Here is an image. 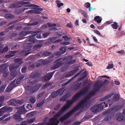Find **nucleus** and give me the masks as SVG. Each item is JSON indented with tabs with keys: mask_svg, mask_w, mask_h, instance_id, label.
Returning <instances> with one entry per match:
<instances>
[{
	"mask_svg": "<svg viewBox=\"0 0 125 125\" xmlns=\"http://www.w3.org/2000/svg\"><path fill=\"white\" fill-rule=\"evenodd\" d=\"M91 102H80V103L73 109L61 118L60 119V121L62 122L69 117L73 113L75 112L77 110L81 109L85 106H89L87 104L85 105V104H89Z\"/></svg>",
	"mask_w": 125,
	"mask_h": 125,
	"instance_id": "f257e3e1",
	"label": "nucleus"
},
{
	"mask_svg": "<svg viewBox=\"0 0 125 125\" xmlns=\"http://www.w3.org/2000/svg\"><path fill=\"white\" fill-rule=\"evenodd\" d=\"M72 56H65L59 58L55 61V63L52 65L51 68L52 69H55L63 64L64 62L70 61L72 59Z\"/></svg>",
	"mask_w": 125,
	"mask_h": 125,
	"instance_id": "f03ea898",
	"label": "nucleus"
},
{
	"mask_svg": "<svg viewBox=\"0 0 125 125\" xmlns=\"http://www.w3.org/2000/svg\"><path fill=\"white\" fill-rule=\"evenodd\" d=\"M37 34V33H34L30 35L28 38L27 41L31 42V44L26 46L25 47V50H24L21 52L22 53H26L25 54V55L27 56L29 54L32 53V52L31 51V50L30 49L32 47V44L34 43L35 42L34 37Z\"/></svg>",
	"mask_w": 125,
	"mask_h": 125,
	"instance_id": "7ed1b4c3",
	"label": "nucleus"
},
{
	"mask_svg": "<svg viewBox=\"0 0 125 125\" xmlns=\"http://www.w3.org/2000/svg\"><path fill=\"white\" fill-rule=\"evenodd\" d=\"M105 103L106 102H102L100 104L95 105L91 108V111L94 112L96 113L102 110L104 108L107 106V103Z\"/></svg>",
	"mask_w": 125,
	"mask_h": 125,
	"instance_id": "20e7f679",
	"label": "nucleus"
},
{
	"mask_svg": "<svg viewBox=\"0 0 125 125\" xmlns=\"http://www.w3.org/2000/svg\"><path fill=\"white\" fill-rule=\"evenodd\" d=\"M73 102H67L66 104L64 106L60 111L56 114V116H60L65 110L68 108L72 104Z\"/></svg>",
	"mask_w": 125,
	"mask_h": 125,
	"instance_id": "39448f33",
	"label": "nucleus"
},
{
	"mask_svg": "<svg viewBox=\"0 0 125 125\" xmlns=\"http://www.w3.org/2000/svg\"><path fill=\"white\" fill-rule=\"evenodd\" d=\"M99 82V81L98 80L96 82L94 85V86L95 88L94 89V91L95 92L99 91L100 89V88L103 86L104 85L103 82L101 81L99 83L100 85H99L98 84Z\"/></svg>",
	"mask_w": 125,
	"mask_h": 125,
	"instance_id": "423d86ee",
	"label": "nucleus"
},
{
	"mask_svg": "<svg viewBox=\"0 0 125 125\" xmlns=\"http://www.w3.org/2000/svg\"><path fill=\"white\" fill-rule=\"evenodd\" d=\"M55 72V71H54L45 75L42 78V80L43 81H49L52 78Z\"/></svg>",
	"mask_w": 125,
	"mask_h": 125,
	"instance_id": "0eeeda50",
	"label": "nucleus"
},
{
	"mask_svg": "<svg viewBox=\"0 0 125 125\" xmlns=\"http://www.w3.org/2000/svg\"><path fill=\"white\" fill-rule=\"evenodd\" d=\"M79 67H77L75 69L69 72L67 74H65V77L67 78L73 75L79 70Z\"/></svg>",
	"mask_w": 125,
	"mask_h": 125,
	"instance_id": "6e6552de",
	"label": "nucleus"
},
{
	"mask_svg": "<svg viewBox=\"0 0 125 125\" xmlns=\"http://www.w3.org/2000/svg\"><path fill=\"white\" fill-rule=\"evenodd\" d=\"M64 88H61L56 91L52 92L51 94L52 97L55 98L64 89Z\"/></svg>",
	"mask_w": 125,
	"mask_h": 125,
	"instance_id": "1a4fd4ad",
	"label": "nucleus"
},
{
	"mask_svg": "<svg viewBox=\"0 0 125 125\" xmlns=\"http://www.w3.org/2000/svg\"><path fill=\"white\" fill-rule=\"evenodd\" d=\"M22 63V62H21L19 63H17L18 65L16 64L14 66H10L9 69L10 72L14 71L15 70L18 68Z\"/></svg>",
	"mask_w": 125,
	"mask_h": 125,
	"instance_id": "9d476101",
	"label": "nucleus"
},
{
	"mask_svg": "<svg viewBox=\"0 0 125 125\" xmlns=\"http://www.w3.org/2000/svg\"><path fill=\"white\" fill-rule=\"evenodd\" d=\"M80 73L81 72H79L76 74L72 78L70 79L68 81L66 82L65 83H63L62 85V86L63 87L67 85V84L70 83L73 79L74 78L78 76L80 74Z\"/></svg>",
	"mask_w": 125,
	"mask_h": 125,
	"instance_id": "9b49d317",
	"label": "nucleus"
},
{
	"mask_svg": "<svg viewBox=\"0 0 125 125\" xmlns=\"http://www.w3.org/2000/svg\"><path fill=\"white\" fill-rule=\"evenodd\" d=\"M114 94V93H110L109 94L105 96L104 97L101 98L99 100L101 102H102L105 100H108Z\"/></svg>",
	"mask_w": 125,
	"mask_h": 125,
	"instance_id": "f8f14e48",
	"label": "nucleus"
},
{
	"mask_svg": "<svg viewBox=\"0 0 125 125\" xmlns=\"http://www.w3.org/2000/svg\"><path fill=\"white\" fill-rule=\"evenodd\" d=\"M89 89V87L88 86H86L83 88L81 91L78 92V93L81 96L85 94L88 91Z\"/></svg>",
	"mask_w": 125,
	"mask_h": 125,
	"instance_id": "ddd939ff",
	"label": "nucleus"
},
{
	"mask_svg": "<svg viewBox=\"0 0 125 125\" xmlns=\"http://www.w3.org/2000/svg\"><path fill=\"white\" fill-rule=\"evenodd\" d=\"M81 96L80 94L78 92L76 94L72 97V101L68 100L67 102H75V101L77 100Z\"/></svg>",
	"mask_w": 125,
	"mask_h": 125,
	"instance_id": "4468645a",
	"label": "nucleus"
},
{
	"mask_svg": "<svg viewBox=\"0 0 125 125\" xmlns=\"http://www.w3.org/2000/svg\"><path fill=\"white\" fill-rule=\"evenodd\" d=\"M40 74L37 72H32L30 75L31 77L32 78H35L39 77Z\"/></svg>",
	"mask_w": 125,
	"mask_h": 125,
	"instance_id": "2eb2a0df",
	"label": "nucleus"
},
{
	"mask_svg": "<svg viewBox=\"0 0 125 125\" xmlns=\"http://www.w3.org/2000/svg\"><path fill=\"white\" fill-rule=\"evenodd\" d=\"M28 9L27 8H23L22 9H18L15 10V12L17 14H20L24 12L25 10Z\"/></svg>",
	"mask_w": 125,
	"mask_h": 125,
	"instance_id": "dca6fc26",
	"label": "nucleus"
},
{
	"mask_svg": "<svg viewBox=\"0 0 125 125\" xmlns=\"http://www.w3.org/2000/svg\"><path fill=\"white\" fill-rule=\"evenodd\" d=\"M10 109L9 107H4L0 109V115L2 113L9 110Z\"/></svg>",
	"mask_w": 125,
	"mask_h": 125,
	"instance_id": "f3484780",
	"label": "nucleus"
},
{
	"mask_svg": "<svg viewBox=\"0 0 125 125\" xmlns=\"http://www.w3.org/2000/svg\"><path fill=\"white\" fill-rule=\"evenodd\" d=\"M57 39V38L56 37H53L47 40V42H46V43L47 44H50Z\"/></svg>",
	"mask_w": 125,
	"mask_h": 125,
	"instance_id": "a211bd4d",
	"label": "nucleus"
},
{
	"mask_svg": "<svg viewBox=\"0 0 125 125\" xmlns=\"http://www.w3.org/2000/svg\"><path fill=\"white\" fill-rule=\"evenodd\" d=\"M69 94H66L63 95L60 99V101H63V102L65 101V102H67L66 100L68 97Z\"/></svg>",
	"mask_w": 125,
	"mask_h": 125,
	"instance_id": "6ab92c4d",
	"label": "nucleus"
},
{
	"mask_svg": "<svg viewBox=\"0 0 125 125\" xmlns=\"http://www.w3.org/2000/svg\"><path fill=\"white\" fill-rule=\"evenodd\" d=\"M22 102H8L9 105L12 106H16L18 105L19 104H22Z\"/></svg>",
	"mask_w": 125,
	"mask_h": 125,
	"instance_id": "aec40b11",
	"label": "nucleus"
},
{
	"mask_svg": "<svg viewBox=\"0 0 125 125\" xmlns=\"http://www.w3.org/2000/svg\"><path fill=\"white\" fill-rule=\"evenodd\" d=\"M4 17L7 19H9L14 18V16L10 13H7L4 15Z\"/></svg>",
	"mask_w": 125,
	"mask_h": 125,
	"instance_id": "412c9836",
	"label": "nucleus"
},
{
	"mask_svg": "<svg viewBox=\"0 0 125 125\" xmlns=\"http://www.w3.org/2000/svg\"><path fill=\"white\" fill-rule=\"evenodd\" d=\"M15 51H10V54L6 55L5 56V57L6 58H8L13 56H14V54H15Z\"/></svg>",
	"mask_w": 125,
	"mask_h": 125,
	"instance_id": "4be33fe9",
	"label": "nucleus"
},
{
	"mask_svg": "<svg viewBox=\"0 0 125 125\" xmlns=\"http://www.w3.org/2000/svg\"><path fill=\"white\" fill-rule=\"evenodd\" d=\"M94 20L95 21H96L97 23H100L102 21V18H100L99 16H97L94 18Z\"/></svg>",
	"mask_w": 125,
	"mask_h": 125,
	"instance_id": "5701e85b",
	"label": "nucleus"
},
{
	"mask_svg": "<svg viewBox=\"0 0 125 125\" xmlns=\"http://www.w3.org/2000/svg\"><path fill=\"white\" fill-rule=\"evenodd\" d=\"M40 86L39 85H35L34 86V88H35V89L33 90H31L30 91V94H32L36 92L39 88Z\"/></svg>",
	"mask_w": 125,
	"mask_h": 125,
	"instance_id": "b1692460",
	"label": "nucleus"
},
{
	"mask_svg": "<svg viewBox=\"0 0 125 125\" xmlns=\"http://www.w3.org/2000/svg\"><path fill=\"white\" fill-rule=\"evenodd\" d=\"M117 119L118 121L122 120L124 118L123 115L121 114H118L117 115Z\"/></svg>",
	"mask_w": 125,
	"mask_h": 125,
	"instance_id": "393cba45",
	"label": "nucleus"
},
{
	"mask_svg": "<svg viewBox=\"0 0 125 125\" xmlns=\"http://www.w3.org/2000/svg\"><path fill=\"white\" fill-rule=\"evenodd\" d=\"M81 84V83H78L75 84L74 85V89L76 90L79 89Z\"/></svg>",
	"mask_w": 125,
	"mask_h": 125,
	"instance_id": "a878e982",
	"label": "nucleus"
},
{
	"mask_svg": "<svg viewBox=\"0 0 125 125\" xmlns=\"http://www.w3.org/2000/svg\"><path fill=\"white\" fill-rule=\"evenodd\" d=\"M36 111L31 112L27 114V116L28 117H31L34 116L36 114Z\"/></svg>",
	"mask_w": 125,
	"mask_h": 125,
	"instance_id": "bb28decb",
	"label": "nucleus"
},
{
	"mask_svg": "<svg viewBox=\"0 0 125 125\" xmlns=\"http://www.w3.org/2000/svg\"><path fill=\"white\" fill-rule=\"evenodd\" d=\"M8 50V47L7 46L5 47L3 49L0 51V54L6 52Z\"/></svg>",
	"mask_w": 125,
	"mask_h": 125,
	"instance_id": "cd10ccee",
	"label": "nucleus"
},
{
	"mask_svg": "<svg viewBox=\"0 0 125 125\" xmlns=\"http://www.w3.org/2000/svg\"><path fill=\"white\" fill-rule=\"evenodd\" d=\"M30 3L26 4V5H24V7H38L39 6L34 4H30Z\"/></svg>",
	"mask_w": 125,
	"mask_h": 125,
	"instance_id": "c85d7f7f",
	"label": "nucleus"
},
{
	"mask_svg": "<svg viewBox=\"0 0 125 125\" xmlns=\"http://www.w3.org/2000/svg\"><path fill=\"white\" fill-rule=\"evenodd\" d=\"M60 51L62 54L66 52V48L64 47H61L60 49Z\"/></svg>",
	"mask_w": 125,
	"mask_h": 125,
	"instance_id": "c756f323",
	"label": "nucleus"
},
{
	"mask_svg": "<svg viewBox=\"0 0 125 125\" xmlns=\"http://www.w3.org/2000/svg\"><path fill=\"white\" fill-rule=\"evenodd\" d=\"M85 5H86V7L87 8H89V11H90L92 10V8L91 7V4L90 3L87 2L85 4Z\"/></svg>",
	"mask_w": 125,
	"mask_h": 125,
	"instance_id": "7c9ffc66",
	"label": "nucleus"
},
{
	"mask_svg": "<svg viewBox=\"0 0 125 125\" xmlns=\"http://www.w3.org/2000/svg\"><path fill=\"white\" fill-rule=\"evenodd\" d=\"M52 53L51 52L48 51H46L43 52L42 54L43 56H48L50 55Z\"/></svg>",
	"mask_w": 125,
	"mask_h": 125,
	"instance_id": "2f4dec72",
	"label": "nucleus"
},
{
	"mask_svg": "<svg viewBox=\"0 0 125 125\" xmlns=\"http://www.w3.org/2000/svg\"><path fill=\"white\" fill-rule=\"evenodd\" d=\"M111 26L113 28L115 29H117L119 26L117 25V23L116 22H114V24H112Z\"/></svg>",
	"mask_w": 125,
	"mask_h": 125,
	"instance_id": "473e14b6",
	"label": "nucleus"
},
{
	"mask_svg": "<svg viewBox=\"0 0 125 125\" xmlns=\"http://www.w3.org/2000/svg\"><path fill=\"white\" fill-rule=\"evenodd\" d=\"M16 80V79L14 80L9 85V86L12 87L13 88V87H16V85L15 83Z\"/></svg>",
	"mask_w": 125,
	"mask_h": 125,
	"instance_id": "72a5a7b5",
	"label": "nucleus"
},
{
	"mask_svg": "<svg viewBox=\"0 0 125 125\" xmlns=\"http://www.w3.org/2000/svg\"><path fill=\"white\" fill-rule=\"evenodd\" d=\"M60 1L59 0H57L56 1L57 6L59 8H60L61 6H63V3H60Z\"/></svg>",
	"mask_w": 125,
	"mask_h": 125,
	"instance_id": "f704fd0d",
	"label": "nucleus"
},
{
	"mask_svg": "<svg viewBox=\"0 0 125 125\" xmlns=\"http://www.w3.org/2000/svg\"><path fill=\"white\" fill-rule=\"evenodd\" d=\"M35 120V118H34L29 119L27 120V123L28 124L33 123L34 122Z\"/></svg>",
	"mask_w": 125,
	"mask_h": 125,
	"instance_id": "c9c22d12",
	"label": "nucleus"
},
{
	"mask_svg": "<svg viewBox=\"0 0 125 125\" xmlns=\"http://www.w3.org/2000/svg\"><path fill=\"white\" fill-rule=\"evenodd\" d=\"M26 32V35L27 34H29L30 33H31V34H32L34 33H37L38 32V31H25Z\"/></svg>",
	"mask_w": 125,
	"mask_h": 125,
	"instance_id": "e433bc0d",
	"label": "nucleus"
},
{
	"mask_svg": "<svg viewBox=\"0 0 125 125\" xmlns=\"http://www.w3.org/2000/svg\"><path fill=\"white\" fill-rule=\"evenodd\" d=\"M0 67L1 68H3V71H6V70L7 67V65L5 64H2L0 66Z\"/></svg>",
	"mask_w": 125,
	"mask_h": 125,
	"instance_id": "4c0bfd02",
	"label": "nucleus"
},
{
	"mask_svg": "<svg viewBox=\"0 0 125 125\" xmlns=\"http://www.w3.org/2000/svg\"><path fill=\"white\" fill-rule=\"evenodd\" d=\"M51 85L50 83H46L45 84H43L42 86V88L43 89H45Z\"/></svg>",
	"mask_w": 125,
	"mask_h": 125,
	"instance_id": "58836bf2",
	"label": "nucleus"
},
{
	"mask_svg": "<svg viewBox=\"0 0 125 125\" xmlns=\"http://www.w3.org/2000/svg\"><path fill=\"white\" fill-rule=\"evenodd\" d=\"M6 84H5L1 86L0 88V92L1 93L3 92L5 88L7 86Z\"/></svg>",
	"mask_w": 125,
	"mask_h": 125,
	"instance_id": "ea45409f",
	"label": "nucleus"
},
{
	"mask_svg": "<svg viewBox=\"0 0 125 125\" xmlns=\"http://www.w3.org/2000/svg\"><path fill=\"white\" fill-rule=\"evenodd\" d=\"M52 60L50 59H47L46 60H43L42 64H45L50 62H51Z\"/></svg>",
	"mask_w": 125,
	"mask_h": 125,
	"instance_id": "a19ab883",
	"label": "nucleus"
},
{
	"mask_svg": "<svg viewBox=\"0 0 125 125\" xmlns=\"http://www.w3.org/2000/svg\"><path fill=\"white\" fill-rule=\"evenodd\" d=\"M113 99L117 101H118L119 99V97L118 95L115 94L114 96Z\"/></svg>",
	"mask_w": 125,
	"mask_h": 125,
	"instance_id": "79ce46f5",
	"label": "nucleus"
},
{
	"mask_svg": "<svg viewBox=\"0 0 125 125\" xmlns=\"http://www.w3.org/2000/svg\"><path fill=\"white\" fill-rule=\"evenodd\" d=\"M26 104L27 105H26V107L28 109H31V104L30 103L28 102H27Z\"/></svg>",
	"mask_w": 125,
	"mask_h": 125,
	"instance_id": "37998d69",
	"label": "nucleus"
},
{
	"mask_svg": "<svg viewBox=\"0 0 125 125\" xmlns=\"http://www.w3.org/2000/svg\"><path fill=\"white\" fill-rule=\"evenodd\" d=\"M12 89L13 88L9 86H8L7 87L6 89V92L7 93H9L12 90Z\"/></svg>",
	"mask_w": 125,
	"mask_h": 125,
	"instance_id": "c03bdc74",
	"label": "nucleus"
},
{
	"mask_svg": "<svg viewBox=\"0 0 125 125\" xmlns=\"http://www.w3.org/2000/svg\"><path fill=\"white\" fill-rule=\"evenodd\" d=\"M76 60H70L69 62H68L66 63L67 64H69V65H71L72 64L76 62Z\"/></svg>",
	"mask_w": 125,
	"mask_h": 125,
	"instance_id": "a18cd8bd",
	"label": "nucleus"
},
{
	"mask_svg": "<svg viewBox=\"0 0 125 125\" xmlns=\"http://www.w3.org/2000/svg\"><path fill=\"white\" fill-rule=\"evenodd\" d=\"M36 98L34 96H31L30 99V102H36Z\"/></svg>",
	"mask_w": 125,
	"mask_h": 125,
	"instance_id": "49530a36",
	"label": "nucleus"
},
{
	"mask_svg": "<svg viewBox=\"0 0 125 125\" xmlns=\"http://www.w3.org/2000/svg\"><path fill=\"white\" fill-rule=\"evenodd\" d=\"M50 34V32H48L45 33H43L42 35L43 37H46Z\"/></svg>",
	"mask_w": 125,
	"mask_h": 125,
	"instance_id": "de8ad7c7",
	"label": "nucleus"
},
{
	"mask_svg": "<svg viewBox=\"0 0 125 125\" xmlns=\"http://www.w3.org/2000/svg\"><path fill=\"white\" fill-rule=\"evenodd\" d=\"M42 46V45L41 44H38L34 46L33 47V49H36L38 48L41 47Z\"/></svg>",
	"mask_w": 125,
	"mask_h": 125,
	"instance_id": "09e8293b",
	"label": "nucleus"
},
{
	"mask_svg": "<svg viewBox=\"0 0 125 125\" xmlns=\"http://www.w3.org/2000/svg\"><path fill=\"white\" fill-rule=\"evenodd\" d=\"M19 3L20 5H24L26 4L31 3L29 2H24V1H19Z\"/></svg>",
	"mask_w": 125,
	"mask_h": 125,
	"instance_id": "8fccbe9b",
	"label": "nucleus"
},
{
	"mask_svg": "<svg viewBox=\"0 0 125 125\" xmlns=\"http://www.w3.org/2000/svg\"><path fill=\"white\" fill-rule=\"evenodd\" d=\"M95 92L94 90V91H92L90 92L88 94V95L90 96H92L94 95L95 93Z\"/></svg>",
	"mask_w": 125,
	"mask_h": 125,
	"instance_id": "3c124183",
	"label": "nucleus"
},
{
	"mask_svg": "<svg viewBox=\"0 0 125 125\" xmlns=\"http://www.w3.org/2000/svg\"><path fill=\"white\" fill-rule=\"evenodd\" d=\"M25 31H21L19 34L20 36H24L26 35Z\"/></svg>",
	"mask_w": 125,
	"mask_h": 125,
	"instance_id": "603ef678",
	"label": "nucleus"
},
{
	"mask_svg": "<svg viewBox=\"0 0 125 125\" xmlns=\"http://www.w3.org/2000/svg\"><path fill=\"white\" fill-rule=\"evenodd\" d=\"M9 73L8 72L6 71H4L3 73V77L5 78L7 77L9 74Z\"/></svg>",
	"mask_w": 125,
	"mask_h": 125,
	"instance_id": "864d4df0",
	"label": "nucleus"
},
{
	"mask_svg": "<svg viewBox=\"0 0 125 125\" xmlns=\"http://www.w3.org/2000/svg\"><path fill=\"white\" fill-rule=\"evenodd\" d=\"M45 93V92H43L42 93L39 94L37 96V97L38 98H40Z\"/></svg>",
	"mask_w": 125,
	"mask_h": 125,
	"instance_id": "5fc2aeb1",
	"label": "nucleus"
},
{
	"mask_svg": "<svg viewBox=\"0 0 125 125\" xmlns=\"http://www.w3.org/2000/svg\"><path fill=\"white\" fill-rule=\"evenodd\" d=\"M82 77V78L84 79L87 76V75L86 74V71H84L81 74Z\"/></svg>",
	"mask_w": 125,
	"mask_h": 125,
	"instance_id": "6e6d98bb",
	"label": "nucleus"
},
{
	"mask_svg": "<svg viewBox=\"0 0 125 125\" xmlns=\"http://www.w3.org/2000/svg\"><path fill=\"white\" fill-rule=\"evenodd\" d=\"M31 28L29 27H26L23 28L22 29L25 31H28L30 30Z\"/></svg>",
	"mask_w": 125,
	"mask_h": 125,
	"instance_id": "4d7b16f0",
	"label": "nucleus"
},
{
	"mask_svg": "<svg viewBox=\"0 0 125 125\" xmlns=\"http://www.w3.org/2000/svg\"><path fill=\"white\" fill-rule=\"evenodd\" d=\"M17 74L16 72L15 71H13L11 72L10 75L11 76H12L14 78L16 76Z\"/></svg>",
	"mask_w": 125,
	"mask_h": 125,
	"instance_id": "13d9d810",
	"label": "nucleus"
},
{
	"mask_svg": "<svg viewBox=\"0 0 125 125\" xmlns=\"http://www.w3.org/2000/svg\"><path fill=\"white\" fill-rule=\"evenodd\" d=\"M9 7L11 8H13L16 7V3H13L11 4L9 6Z\"/></svg>",
	"mask_w": 125,
	"mask_h": 125,
	"instance_id": "bf43d9fd",
	"label": "nucleus"
},
{
	"mask_svg": "<svg viewBox=\"0 0 125 125\" xmlns=\"http://www.w3.org/2000/svg\"><path fill=\"white\" fill-rule=\"evenodd\" d=\"M61 44L63 45H68L70 44L69 42H62L61 43Z\"/></svg>",
	"mask_w": 125,
	"mask_h": 125,
	"instance_id": "052dcab7",
	"label": "nucleus"
},
{
	"mask_svg": "<svg viewBox=\"0 0 125 125\" xmlns=\"http://www.w3.org/2000/svg\"><path fill=\"white\" fill-rule=\"evenodd\" d=\"M48 26L49 27H53L56 26V24L54 23H48Z\"/></svg>",
	"mask_w": 125,
	"mask_h": 125,
	"instance_id": "680f3d73",
	"label": "nucleus"
},
{
	"mask_svg": "<svg viewBox=\"0 0 125 125\" xmlns=\"http://www.w3.org/2000/svg\"><path fill=\"white\" fill-rule=\"evenodd\" d=\"M114 67V65L113 64H109L108 66L106 67V69H111Z\"/></svg>",
	"mask_w": 125,
	"mask_h": 125,
	"instance_id": "e2e57ef3",
	"label": "nucleus"
},
{
	"mask_svg": "<svg viewBox=\"0 0 125 125\" xmlns=\"http://www.w3.org/2000/svg\"><path fill=\"white\" fill-rule=\"evenodd\" d=\"M67 69V68L66 67H63L61 69V71L62 72L65 71Z\"/></svg>",
	"mask_w": 125,
	"mask_h": 125,
	"instance_id": "0e129e2a",
	"label": "nucleus"
},
{
	"mask_svg": "<svg viewBox=\"0 0 125 125\" xmlns=\"http://www.w3.org/2000/svg\"><path fill=\"white\" fill-rule=\"evenodd\" d=\"M33 89V88L31 86H28L26 87V89L27 90L30 91L31 90Z\"/></svg>",
	"mask_w": 125,
	"mask_h": 125,
	"instance_id": "69168bd1",
	"label": "nucleus"
},
{
	"mask_svg": "<svg viewBox=\"0 0 125 125\" xmlns=\"http://www.w3.org/2000/svg\"><path fill=\"white\" fill-rule=\"evenodd\" d=\"M22 60V59L21 58H17L15 59L14 60V62H18L21 61Z\"/></svg>",
	"mask_w": 125,
	"mask_h": 125,
	"instance_id": "338daca9",
	"label": "nucleus"
},
{
	"mask_svg": "<svg viewBox=\"0 0 125 125\" xmlns=\"http://www.w3.org/2000/svg\"><path fill=\"white\" fill-rule=\"evenodd\" d=\"M27 67H24L21 69V72L23 73H25L26 71Z\"/></svg>",
	"mask_w": 125,
	"mask_h": 125,
	"instance_id": "774afa93",
	"label": "nucleus"
}]
</instances>
